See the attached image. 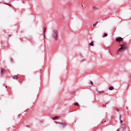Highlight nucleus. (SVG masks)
<instances>
[{"label": "nucleus", "instance_id": "12", "mask_svg": "<svg viewBox=\"0 0 131 131\" xmlns=\"http://www.w3.org/2000/svg\"><path fill=\"white\" fill-rule=\"evenodd\" d=\"M103 36H105V37H106L108 36V34L106 33H104L103 34Z\"/></svg>", "mask_w": 131, "mask_h": 131}, {"label": "nucleus", "instance_id": "20", "mask_svg": "<svg viewBox=\"0 0 131 131\" xmlns=\"http://www.w3.org/2000/svg\"><path fill=\"white\" fill-rule=\"evenodd\" d=\"M117 110L118 112H119V110H118V108H117Z\"/></svg>", "mask_w": 131, "mask_h": 131}, {"label": "nucleus", "instance_id": "11", "mask_svg": "<svg viewBox=\"0 0 131 131\" xmlns=\"http://www.w3.org/2000/svg\"><path fill=\"white\" fill-rule=\"evenodd\" d=\"M90 46H91L92 47H94V41H92L90 44Z\"/></svg>", "mask_w": 131, "mask_h": 131}, {"label": "nucleus", "instance_id": "19", "mask_svg": "<svg viewBox=\"0 0 131 131\" xmlns=\"http://www.w3.org/2000/svg\"><path fill=\"white\" fill-rule=\"evenodd\" d=\"M93 9H97V8L96 7H94L93 8Z\"/></svg>", "mask_w": 131, "mask_h": 131}, {"label": "nucleus", "instance_id": "18", "mask_svg": "<svg viewBox=\"0 0 131 131\" xmlns=\"http://www.w3.org/2000/svg\"><path fill=\"white\" fill-rule=\"evenodd\" d=\"M90 83L91 84H92L93 85V84H94V83H93L92 81H90Z\"/></svg>", "mask_w": 131, "mask_h": 131}, {"label": "nucleus", "instance_id": "6", "mask_svg": "<svg viewBox=\"0 0 131 131\" xmlns=\"http://www.w3.org/2000/svg\"><path fill=\"white\" fill-rule=\"evenodd\" d=\"M12 77L13 79H18V76L17 75L12 76Z\"/></svg>", "mask_w": 131, "mask_h": 131}, {"label": "nucleus", "instance_id": "17", "mask_svg": "<svg viewBox=\"0 0 131 131\" xmlns=\"http://www.w3.org/2000/svg\"><path fill=\"white\" fill-rule=\"evenodd\" d=\"M46 30H47V29L45 28V29H44V35H45V34L46 33Z\"/></svg>", "mask_w": 131, "mask_h": 131}, {"label": "nucleus", "instance_id": "15", "mask_svg": "<svg viewBox=\"0 0 131 131\" xmlns=\"http://www.w3.org/2000/svg\"><path fill=\"white\" fill-rule=\"evenodd\" d=\"M109 90H110V91H112V90H113V87H112V86L110 87Z\"/></svg>", "mask_w": 131, "mask_h": 131}, {"label": "nucleus", "instance_id": "3", "mask_svg": "<svg viewBox=\"0 0 131 131\" xmlns=\"http://www.w3.org/2000/svg\"><path fill=\"white\" fill-rule=\"evenodd\" d=\"M122 40H123V38H122L121 37H117V38L116 39V41L117 42H120L122 41Z\"/></svg>", "mask_w": 131, "mask_h": 131}, {"label": "nucleus", "instance_id": "13", "mask_svg": "<svg viewBox=\"0 0 131 131\" xmlns=\"http://www.w3.org/2000/svg\"><path fill=\"white\" fill-rule=\"evenodd\" d=\"M60 118V117H59V116H55L54 118H53V119H58V118Z\"/></svg>", "mask_w": 131, "mask_h": 131}, {"label": "nucleus", "instance_id": "10", "mask_svg": "<svg viewBox=\"0 0 131 131\" xmlns=\"http://www.w3.org/2000/svg\"><path fill=\"white\" fill-rule=\"evenodd\" d=\"M99 94H104L105 92L104 91H98Z\"/></svg>", "mask_w": 131, "mask_h": 131}, {"label": "nucleus", "instance_id": "7", "mask_svg": "<svg viewBox=\"0 0 131 131\" xmlns=\"http://www.w3.org/2000/svg\"><path fill=\"white\" fill-rule=\"evenodd\" d=\"M5 72V69H2L1 70V74H2V75H4Z\"/></svg>", "mask_w": 131, "mask_h": 131}, {"label": "nucleus", "instance_id": "9", "mask_svg": "<svg viewBox=\"0 0 131 131\" xmlns=\"http://www.w3.org/2000/svg\"><path fill=\"white\" fill-rule=\"evenodd\" d=\"M120 47H121V48H126L125 47V45H124V44L120 45Z\"/></svg>", "mask_w": 131, "mask_h": 131}, {"label": "nucleus", "instance_id": "2", "mask_svg": "<svg viewBox=\"0 0 131 131\" xmlns=\"http://www.w3.org/2000/svg\"><path fill=\"white\" fill-rule=\"evenodd\" d=\"M124 50H126V47H121L117 52V55H119V52H122V51H124Z\"/></svg>", "mask_w": 131, "mask_h": 131}, {"label": "nucleus", "instance_id": "16", "mask_svg": "<svg viewBox=\"0 0 131 131\" xmlns=\"http://www.w3.org/2000/svg\"><path fill=\"white\" fill-rule=\"evenodd\" d=\"M74 105H75V106H79V104H78V103H74Z\"/></svg>", "mask_w": 131, "mask_h": 131}, {"label": "nucleus", "instance_id": "4", "mask_svg": "<svg viewBox=\"0 0 131 131\" xmlns=\"http://www.w3.org/2000/svg\"><path fill=\"white\" fill-rule=\"evenodd\" d=\"M59 125L60 127H62V128H64L65 126H66V123H59Z\"/></svg>", "mask_w": 131, "mask_h": 131}, {"label": "nucleus", "instance_id": "14", "mask_svg": "<svg viewBox=\"0 0 131 131\" xmlns=\"http://www.w3.org/2000/svg\"><path fill=\"white\" fill-rule=\"evenodd\" d=\"M98 23V22L97 21L96 23H95V24H93V27H95Z\"/></svg>", "mask_w": 131, "mask_h": 131}, {"label": "nucleus", "instance_id": "8", "mask_svg": "<svg viewBox=\"0 0 131 131\" xmlns=\"http://www.w3.org/2000/svg\"><path fill=\"white\" fill-rule=\"evenodd\" d=\"M4 4L7 5V6H9V7H12V4L7 3H4Z\"/></svg>", "mask_w": 131, "mask_h": 131}, {"label": "nucleus", "instance_id": "1", "mask_svg": "<svg viewBox=\"0 0 131 131\" xmlns=\"http://www.w3.org/2000/svg\"><path fill=\"white\" fill-rule=\"evenodd\" d=\"M52 37L55 38V40H58V31L56 30H53Z\"/></svg>", "mask_w": 131, "mask_h": 131}, {"label": "nucleus", "instance_id": "5", "mask_svg": "<svg viewBox=\"0 0 131 131\" xmlns=\"http://www.w3.org/2000/svg\"><path fill=\"white\" fill-rule=\"evenodd\" d=\"M120 123L121 125H122L123 127V128L125 127V125L123 124V122L121 120V115L120 116Z\"/></svg>", "mask_w": 131, "mask_h": 131}]
</instances>
